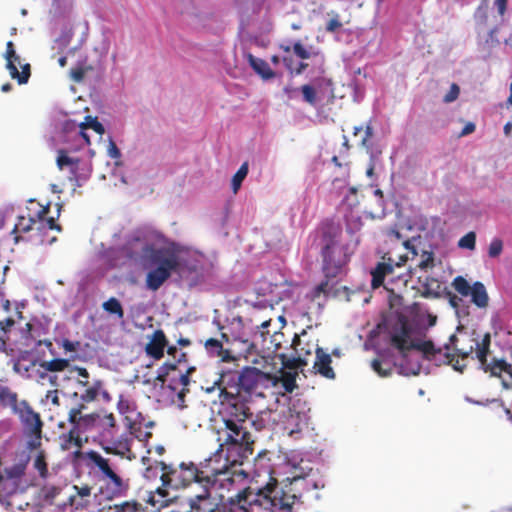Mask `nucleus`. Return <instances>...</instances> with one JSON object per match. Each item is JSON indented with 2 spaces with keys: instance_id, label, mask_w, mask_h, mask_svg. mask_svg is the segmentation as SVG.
I'll return each instance as SVG.
<instances>
[{
  "instance_id": "64",
  "label": "nucleus",
  "mask_w": 512,
  "mask_h": 512,
  "mask_svg": "<svg viewBox=\"0 0 512 512\" xmlns=\"http://www.w3.org/2000/svg\"><path fill=\"white\" fill-rule=\"evenodd\" d=\"M49 211H50V203H47L45 206H42L41 209L36 213L35 218L48 217Z\"/></svg>"
},
{
  "instance_id": "63",
  "label": "nucleus",
  "mask_w": 512,
  "mask_h": 512,
  "mask_svg": "<svg viewBox=\"0 0 512 512\" xmlns=\"http://www.w3.org/2000/svg\"><path fill=\"white\" fill-rule=\"evenodd\" d=\"M75 370L79 376L78 380H89V372L84 367H76Z\"/></svg>"
},
{
  "instance_id": "19",
  "label": "nucleus",
  "mask_w": 512,
  "mask_h": 512,
  "mask_svg": "<svg viewBox=\"0 0 512 512\" xmlns=\"http://www.w3.org/2000/svg\"><path fill=\"white\" fill-rule=\"evenodd\" d=\"M301 345L300 336L295 334L291 343V348L294 351V354L288 356L285 353L279 354V358L283 365V368L287 369H298L300 367H304L308 365L307 356L311 355V351L307 350L303 352V349H299Z\"/></svg>"
},
{
  "instance_id": "10",
  "label": "nucleus",
  "mask_w": 512,
  "mask_h": 512,
  "mask_svg": "<svg viewBox=\"0 0 512 512\" xmlns=\"http://www.w3.org/2000/svg\"><path fill=\"white\" fill-rule=\"evenodd\" d=\"M232 460L229 455L224 451H220L218 447L211 456L201 461L197 467L200 471L202 487H209V484L214 478L223 475V472L230 467L241 466L240 463L233 462Z\"/></svg>"
},
{
  "instance_id": "36",
  "label": "nucleus",
  "mask_w": 512,
  "mask_h": 512,
  "mask_svg": "<svg viewBox=\"0 0 512 512\" xmlns=\"http://www.w3.org/2000/svg\"><path fill=\"white\" fill-rule=\"evenodd\" d=\"M102 308L107 313L115 315L118 319L124 318V309L120 301L115 297H110L107 301L103 302Z\"/></svg>"
},
{
  "instance_id": "44",
  "label": "nucleus",
  "mask_w": 512,
  "mask_h": 512,
  "mask_svg": "<svg viewBox=\"0 0 512 512\" xmlns=\"http://www.w3.org/2000/svg\"><path fill=\"white\" fill-rule=\"evenodd\" d=\"M205 347L210 354L217 356V357H222L223 359L225 358L223 356V353H224L223 344L218 339L210 338V339L206 340Z\"/></svg>"
},
{
  "instance_id": "45",
  "label": "nucleus",
  "mask_w": 512,
  "mask_h": 512,
  "mask_svg": "<svg viewBox=\"0 0 512 512\" xmlns=\"http://www.w3.org/2000/svg\"><path fill=\"white\" fill-rule=\"evenodd\" d=\"M284 333L281 331H275L273 334H270L268 336L269 338V344L266 348L268 350H272L273 352H277L282 347V342L284 341Z\"/></svg>"
},
{
  "instance_id": "23",
  "label": "nucleus",
  "mask_w": 512,
  "mask_h": 512,
  "mask_svg": "<svg viewBox=\"0 0 512 512\" xmlns=\"http://www.w3.org/2000/svg\"><path fill=\"white\" fill-rule=\"evenodd\" d=\"M167 344L168 340L164 331L157 329L152 333L149 342L146 344L145 352L149 357L160 360L164 356Z\"/></svg>"
},
{
  "instance_id": "49",
  "label": "nucleus",
  "mask_w": 512,
  "mask_h": 512,
  "mask_svg": "<svg viewBox=\"0 0 512 512\" xmlns=\"http://www.w3.org/2000/svg\"><path fill=\"white\" fill-rule=\"evenodd\" d=\"M434 266V254L433 252H424L422 260L418 263V267L422 270L431 268Z\"/></svg>"
},
{
  "instance_id": "57",
  "label": "nucleus",
  "mask_w": 512,
  "mask_h": 512,
  "mask_svg": "<svg viewBox=\"0 0 512 512\" xmlns=\"http://www.w3.org/2000/svg\"><path fill=\"white\" fill-rule=\"evenodd\" d=\"M194 368H189L186 373H181L178 378V383L182 386V388H187L190 383L189 374L194 371Z\"/></svg>"
},
{
  "instance_id": "20",
  "label": "nucleus",
  "mask_w": 512,
  "mask_h": 512,
  "mask_svg": "<svg viewBox=\"0 0 512 512\" xmlns=\"http://www.w3.org/2000/svg\"><path fill=\"white\" fill-rule=\"evenodd\" d=\"M201 494L192 496L188 499V512H220L219 503H216L211 497L209 487H203Z\"/></svg>"
},
{
  "instance_id": "37",
  "label": "nucleus",
  "mask_w": 512,
  "mask_h": 512,
  "mask_svg": "<svg viewBox=\"0 0 512 512\" xmlns=\"http://www.w3.org/2000/svg\"><path fill=\"white\" fill-rule=\"evenodd\" d=\"M40 366L50 372H62L69 366V360L64 358H56L50 361H44Z\"/></svg>"
},
{
  "instance_id": "62",
  "label": "nucleus",
  "mask_w": 512,
  "mask_h": 512,
  "mask_svg": "<svg viewBox=\"0 0 512 512\" xmlns=\"http://www.w3.org/2000/svg\"><path fill=\"white\" fill-rule=\"evenodd\" d=\"M14 370L18 373H27L29 371V366L25 365L23 361L18 360L14 364Z\"/></svg>"
},
{
  "instance_id": "29",
  "label": "nucleus",
  "mask_w": 512,
  "mask_h": 512,
  "mask_svg": "<svg viewBox=\"0 0 512 512\" xmlns=\"http://www.w3.org/2000/svg\"><path fill=\"white\" fill-rule=\"evenodd\" d=\"M36 218L35 217H25L18 216L17 222L12 230V233L15 234L14 241L18 243L20 240L24 238L20 235L21 233H27L35 228Z\"/></svg>"
},
{
  "instance_id": "43",
  "label": "nucleus",
  "mask_w": 512,
  "mask_h": 512,
  "mask_svg": "<svg viewBox=\"0 0 512 512\" xmlns=\"http://www.w3.org/2000/svg\"><path fill=\"white\" fill-rule=\"evenodd\" d=\"M452 286L460 295L465 297L470 295L472 289L469 282L462 276L455 277Z\"/></svg>"
},
{
  "instance_id": "15",
  "label": "nucleus",
  "mask_w": 512,
  "mask_h": 512,
  "mask_svg": "<svg viewBox=\"0 0 512 512\" xmlns=\"http://www.w3.org/2000/svg\"><path fill=\"white\" fill-rule=\"evenodd\" d=\"M103 481L99 492L107 500L123 497L129 489L128 480H123L113 469L103 476Z\"/></svg>"
},
{
  "instance_id": "7",
  "label": "nucleus",
  "mask_w": 512,
  "mask_h": 512,
  "mask_svg": "<svg viewBox=\"0 0 512 512\" xmlns=\"http://www.w3.org/2000/svg\"><path fill=\"white\" fill-rule=\"evenodd\" d=\"M279 48L285 53L293 51L296 57L303 60L295 66L291 56H284L282 58L284 66L291 75H301L307 70L309 63L305 60H311L317 70L321 72L324 71L325 56L320 50L314 49L312 46L306 47L300 40L294 42L292 46L289 44H280Z\"/></svg>"
},
{
  "instance_id": "8",
  "label": "nucleus",
  "mask_w": 512,
  "mask_h": 512,
  "mask_svg": "<svg viewBox=\"0 0 512 512\" xmlns=\"http://www.w3.org/2000/svg\"><path fill=\"white\" fill-rule=\"evenodd\" d=\"M160 465L163 487L177 490L187 488L192 483H198L202 486L200 471L195 463L181 462L179 465L175 466L173 464L160 462Z\"/></svg>"
},
{
  "instance_id": "35",
  "label": "nucleus",
  "mask_w": 512,
  "mask_h": 512,
  "mask_svg": "<svg viewBox=\"0 0 512 512\" xmlns=\"http://www.w3.org/2000/svg\"><path fill=\"white\" fill-rule=\"evenodd\" d=\"M482 368L485 372H490L492 376H500L502 372L512 376V367L505 360L494 359L492 363H486V366Z\"/></svg>"
},
{
  "instance_id": "18",
  "label": "nucleus",
  "mask_w": 512,
  "mask_h": 512,
  "mask_svg": "<svg viewBox=\"0 0 512 512\" xmlns=\"http://www.w3.org/2000/svg\"><path fill=\"white\" fill-rule=\"evenodd\" d=\"M5 57L7 60L6 67L9 71L10 76L13 79H16L19 84H26L31 75L30 64L26 63L22 65L21 72L18 71L16 63L20 64V57L16 54L14 44L12 41L7 42Z\"/></svg>"
},
{
  "instance_id": "40",
  "label": "nucleus",
  "mask_w": 512,
  "mask_h": 512,
  "mask_svg": "<svg viewBox=\"0 0 512 512\" xmlns=\"http://www.w3.org/2000/svg\"><path fill=\"white\" fill-rule=\"evenodd\" d=\"M113 512H145L141 503L137 501H125L111 508Z\"/></svg>"
},
{
  "instance_id": "59",
  "label": "nucleus",
  "mask_w": 512,
  "mask_h": 512,
  "mask_svg": "<svg viewBox=\"0 0 512 512\" xmlns=\"http://www.w3.org/2000/svg\"><path fill=\"white\" fill-rule=\"evenodd\" d=\"M108 154L111 158L114 159L119 158L121 156L120 150L113 141H111L109 144Z\"/></svg>"
},
{
  "instance_id": "41",
  "label": "nucleus",
  "mask_w": 512,
  "mask_h": 512,
  "mask_svg": "<svg viewBox=\"0 0 512 512\" xmlns=\"http://www.w3.org/2000/svg\"><path fill=\"white\" fill-rule=\"evenodd\" d=\"M33 467L39 472V475L42 478H46L48 475V465L46 462V455L43 450L39 451L37 453V456L35 457L33 461Z\"/></svg>"
},
{
  "instance_id": "34",
  "label": "nucleus",
  "mask_w": 512,
  "mask_h": 512,
  "mask_svg": "<svg viewBox=\"0 0 512 512\" xmlns=\"http://www.w3.org/2000/svg\"><path fill=\"white\" fill-rule=\"evenodd\" d=\"M80 127H81L80 134L85 139L87 144H90V140H89L88 135L84 132V130L92 129L99 135H102L105 132L104 126L97 120L96 117L87 116L85 118V122L82 123L80 125Z\"/></svg>"
},
{
  "instance_id": "1",
  "label": "nucleus",
  "mask_w": 512,
  "mask_h": 512,
  "mask_svg": "<svg viewBox=\"0 0 512 512\" xmlns=\"http://www.w3.org/2000/svg\"><path fill=\"white\" fill-rule=\"evenodd\" d=\"M303 480L302 475H294L278 484L277 480L271 478L270 482L257 490L245 487L227 498L224 493H219V511L246 512L252 506H259L269 512H293L296 500L301 497L295 486Z\"/></svg>"
},
{
  "instance_id": "22",
  "label": "nucleus",
  "mask_w": 512,
  "mask_h": 512,
  "mask_svg": "<svg viewBox=\"0 0 512 512\" xmlns=\"http://www.w3.org/2000/svg\"><path fill=\"white\" fill-rule=\"evenodd\" d=\"M315 361L313 364V369L316 374L321 375L322 377L334 380L336 377V373L332 368V358L329 353H327L323 348L316 347L315 348Z\"/></svg>"
},
{
  "instance_id": "47",
  "label": "nucleus",
  "mask_w": 512,
  "mask_h": 512,
  "mask_svg": "<svg viewBox=\"0 0 512 512\" xmlns=\"http://www.w3.org/2000/svg\"><path fill=\"white\" fill-rule=\"evenodd\" d=\"M476 244V235L474 232H469L464 235L458 242L459 247L473 250Z\"/></svg>"
},
{
  "instance_id": "32",
  "label": "nucleus",
  "mask_w": 512,
  "mask_h": 512,
  "mask_svg": "<svg viewBox=\"0 0 512 512\" xmlns=\"http://www.w3.org/2000/svg\"><path fill=\"white\" fill-rule=\"evenodd\" d=\"M18 395L8 386H0V405L10 407L13 412L19 408Z\"/></svg>"
},
{
  "instance_id": "12",
  "label": "nucleus",
  "mask_w": 512,
  "mask_h": 512,
  "mask_svg": "<svg viewBox=\"0 0 512 512\" xmlns=\"http://www.w3.org/2000/svg\"><path fill=\"white\" fill-rule=\"evenodd\" d=\"M225 375H221L217 384L221 387L225 382ZM221 389V395H223L224 400L227 401V405L225 408L226 417L224 420H231L236 424L244 425L246 420L252 415L249 406L240 399V394H236L235 391H229L226 386H223Z\"/></svg>"
},
{
  "instance_id": "4",
  "label": "nucleus",
  "mask_w": 512,
  "mask_h": 512,
  "mask_svg": "<svg viewBox=\"0 0 512 512\" xmlns=\"http://www.w3.org/2000/svg\"><path fill=\"white\" fill-rule=\"evenodd\" d=\"M83 406H74L68 412L69 424H77L83 435L94 440H109L115 434L116 419L104 410L83 414Z\"/></svg>"
},
{
  "instance_id": "17",
  "label": "nucleus",
  "mask_w": 512,
  "mask_h": 512,
  "mask_svg": "<svg viewBox=\"0 0 512 512\" xmlns=\"http://www.w3.org/2000/svg\"><path fill=\"white\" fill-rule=\"evenodd\" d=\"M158 249L159 248H155L153 244L135 237L125 244L123 253L127 259L137 263L144 258H148L150 261L153 258L154 251Z\"/></svg>"
},
{
  "instance_id": "53",
  "label": "nucleus",
  "mask_w": 512,
  "mask_h": 512,
  "mask_svg": "<svg viewBox=\"0 0 512 512\" xmlns=\"http://www.w3.org/2000/svg\"><path fill=\"white\" fill-rule=\"evenodd\" d=\"M371 367L381 377H387V376H389L391 374V368L384 369L382 367L381 361L378 360V359H374L371 362Z\"/></svg>"
},
{
  "instance_id": "30",
  "label": "nucleus",
  "mask_w": 512,
  "mask_h": 512,
  "mask_svg": "<svg viewBox=\"0 0 512 512\" xmlns=\"http://www.w3.org/2000/svg\"><path fill=\"white\" fill-rule=\"evenodd\" d=\"M296 376V372H288L281 369L280 376L272 375V377L275 379L273 381H270V384L276 386L278 383H281L285 392L292 393L294 389L297 387Z\"/></svg>"
},
{
  "instance_id": "60",
  "label": "nucleus",
  "mask_w": 512,
  "mask_h": 512,
  "mask_svg": "<svg viewBox=\"0 0 512 512\" xmlns=\"http://www.w3.org/2000/svg\"><path fill=\"white\" fill-rule=\"evenodd\" d=\"M475 129H476L475 124L473 122H468L462 129L461 133L459 134V137L469 135V134L473 133L475 131Z\"/></svg>"
},
{
  "instance_id": "9",
  "label": "nucleus",
  "mask_w": 512,
  "mask_h": 512,
  "mask_svg": "<svg viewBox=\"0 0 512 512\" xmlns=\"http://www.w3.org/2000/svg\"><path fill=\"white\" fill-rule=\"evenodd\" d=\"M274 379L271 374L265 373L256 367H245L242 372L237 375V384L231 388L236 394L245 392L249 395H261L262 390L268 388L270 381Z\"/></svg>"
},
{
  "instance_id": "33",
  "label": "nucleus",
  "mask_w": 512,
  "mask_h": 512,
  "mask_svg": "<svg viewBox=\"0 0 512 512\" xmlns=\"http://www.w3.org/2000/svg\"><path fill=\"white\" fill-rule=\"evenodd\" d=\"M56 163L60 170H63L65 167H69L71 173L75 175L78 168L79 159L70 157L66 150L60 149L58 151Z\"/></svg>"
},
{
  "instance_id": "14",
  "label": "nucleus",
  "mask_w": 512,
  "mask_h": 512,
  "mask_svg": "<svg viewBox=\"0 0 512 512\" xmlns=\"http://www.w3.org/2000/svg\"><path fill=\"white\" fill-rule=\"evenodd\" d=\"M73 396L78 397L80 400L75 406H83V410L87 409L89 403L98 400L99 396L105 401L111 399L101 379H93L92 381L77 380V391L73 393Z\"/></svg>"
},
{
  "instance_id": "24",
  "label": "nucleus",
  "mask_w": 512,
  "mask_h": 512,
  "mask_svg": "<svg viewBox=\"0 0 512 512\" xmlns=\"http://www.w3.org/2000/svg\"><path fill=\"white\" fill-rule=\"evenodd\" d=\"M72 489L75 494L70 495L68 498L69 505L74 506L76 509L87 506L89 504L88 498L92 494V487L88 484H83L81 486L73 485Z\"/></svg>"
},
{
  "instance_id": "21",
  "label": "nucleus",
  "mask_w": 512,
  "mask_h": 512,
  "mask_svg": "<svg viewBox=\"0 0 512 512\" xmlns=\"http://www.w3.org/2000/svg\"><path fill=\"white\" fill-rule=\"evenodd\" d=\"M70 425L71 427L68 431L62 432L58 436L59 446L63 451H68L72 447L81 449L88 442V436L82 437L83 433L80 429L78 430L77 424Z\"/></svg>"
},
{
  "instance_id": "51",
  "label": "nucleus",
  "mask_w": 512,
  "mask_h": 512,
  "mask_svg": "<svg viewBox=\"0 0 512 512\" xmlns=\"http://www.w3.org/2000/svg\"><path fill=\"white\" fill-rule=\"evenodd\" d=\"M476 358L480 362L481 367L486 366L487 357L490 352V348L475 345Z\"/></svg>"
},
{
  "instance_id": "2",
  "label": "nucleus",
  "mask_w": 512,
  "mask_h": 512,
  "mask_svg": "<svg viewBox=\"0 0 512 512\" xmlns=\"http://www.w3.org/2000/svg\"><path fill=\"white\" fill-rule=\"evenodd\" d=\"M323 271L326 277H336L349 262L348 245L343 242V229L333 220L323 221L317 229Z\"/></svg>"
},
{
  "instance_id": "61",
  "label": "nucleus",
  "mask_w": 512,
  "mask_h": 512,
  "mask_svg": "<svg viewBox=\"0 0 512 512\" xmlns=\"http://www.w3.org/2000/svg\"><path fill=\"white\" fill-rule=\"evenodd\" d=\"M473 342H475V345H478V346H482V347H486V348H490V345H491V336L489 333H486L482 340L480 342H478L477 340H473Z\"/></svg>"
},
{
  "instance_id": "56",
  "label": "nucleus",
  "mask_w": 512,
  "mask_h": 512,
  "mask_svg": "<svg viewBox=\"0 0 512 512\" xmlns=\"http://www.w3.org/2000/svg\"><path fill=\"white\" fill-rule=\"evenodd\" d=\"M61 346L65 350V352H76L80 347L79 341H70L69 339H63L61 342Z\"/></svg>"
},
{
  "instance_id": "39",
  "label": "nucleus",
  "mask_w": 512,
  "mask_h": 512,
  "mask_svg": "<svg viewBox=\"0 0 512 512\" xmlns=\"http://www.w3.org/2000/svg\"><path fill=\"white\" fill-rule=\"evenodd\" d=\"M248 171H249L248 162H244L240 166V168L237 170V172L234 174V176L232 177L231 186H232V191L234 194H236L239 191L243 180L246 178V176L248 174Z\"/></svg>"
},
{
  "instance_id": "31",
  "label": "nucleus",
  "mask_w": 512,
  "mask_h": 512,
  "mask_svg": "<svg viewBox=\"0 0 512 512\" xmlns=\"http://www.w3.org/2000/svg\"><path fill=\"white\" fill-rule=\"evenodd\" d=\"M471 301L479 308H486L489 303V296L484 284L480 281L474 282L470 292Z\"/></svg>"
},
{
  "instance_id": "13",
  "label": "nucleus",
  "mask_w": 512,
  "mask_h": 512,
  "mask_svg": "<svg viewBox=\"0 0 512 512\" xmlns=\"http://www.w3.org/2000/svg\"><path fill=\"white\" fill-rule=\"evenodd\" d=\"M457 342L458 337L456 334H452L449 337V342L444 345L446 351L444 353L441 351V354H437V359L440 358V363L451 365L455 371L463 373L467 367L464 361L475 350V346L470 345L468 348H459Z\"/></svg>"
},
{
  "instance_id": "28",
  "label": "nucleus",
  "mask_w": 512,
  "mask_h": 512,
  "mask_svg": "<svg viewBox=\"0 0 512 512\" xmlns=\"http://www.w3.org/2000/svg\"><path fill=\"white\" fill-rule=\"evenodd\" d=\"M57 212L56 216L44 217V218H36L35 229L39 231V233H44L46 230H56L58 232L62 231V227L56 222V220L60 217L62 204H57Z\"/></svg>"
},
{
  "instance_id": "52",
  "label": "nucleus",
  "mask_w": 512,
  "mask_h": 512,
  "mask_svg": "<svg viewBox=\"0 0 512 512\" xmlns=\"http://www.w3.org/2000/svg\"><path fill=\"white\" fill-rule=\"evenodd\" d=\"M460 94V88L456 83H452L448 93L444 96L443 101L445 103H451L455 101Z\"/></svg>"
},
{
  "instance_id": "54",
  "label": "nucleus",
  "mask_w": 512,
  "mask_h": 512,
  "mask_svg": "<svg viewBox=\"0 0 512 512\" xmlns=\"http://www.w3.org/2000/svg\"><path fill=\"white\" fill-rule=\"evenodd\" d=\"M342 27V23L339 20V15H335V17L331 18L326 24V31L329 33H334L338 31Z\"/></svg>"
},
{
  "instance_id": "48",
  "label": "nucleus",
  "mask_w": 512,
  "mask_h": 512,
  "mask_svg": "<svg viewBox=\"0 0 512 512\" xmlns=\"http://www.w3.org/2000/svg\"><path fill=\"white\" fill-rule=\"evenodd\" d=\"M502 250H503L502 240H500L499 238H495L491 241V243L489 245L488 255L491 258H496L502 253Z\"/></svg>"
},
{
  "instance_id": "42",
  "label": "nucleus",
  "mask_w": 512,
  "mask_h": 512,
  "mask_svg": "<svg viewBox=\"0 0 512 512\" xmlns=\"http://www.w3.org/2000/svg\"><path fill=\"white\" fill-rule=\"evenodd\" d=\"M303 100L310 106H316L317 104V91L310 84H304L300 87Z\"/></svg>"
},
{
  "instance_id": "16",
  "label": "nucleus",
  "mask_w": 512,
  "mask_h": 512,
  "mask_svg": "<svg viewBox=\"0 0 512 512\" xmlns=\"http://www.w3.org/2000/svg\"><path fill=\"white\" fill-rule=\"evenodd\" d=\"M247 477V474L243 470H238L237 467H230L223 472V475H219L214 478L209 484V488H214L223 493L224 491L230 492L240 490L239 481Z\"/></svg>"
},
{
  "instance_id": "11",
  "label": "nucleus",
  "mask_w": 512,
  "mask_h": 512,
  "mask_svg": "<svg viewBox=\"0 0 512 512\" xmlns=\"http://www.w3.org/2000/svg\"><path fill=\"white\" fill-rule=\"evenodd\" d=\"M18 415L25 434L30 438L27 447L38 449L41 446L43 421L40 414L35 412L25 400L19 403V408L14 412Z\"/></svg>"
},
{
  "instance_id": "5",
  "label": "nucleus",
  "mask_w": 512,
  "mask_h": 512,
  "mask_svg": "<svg viewBox=\"0 0 512 512\" xmlns=\"http://www.w3.org/2000/svg\"><path fill=\"white\" fill-rule=\"evenodd\" d=\"M411 333V326L404 317H401L398 325L393 327L390 343L399 350L402 358H406L408 351L418 350L423 353L426 360L437 362V354H441V348H436L431 340L412 341Z\"/></svg>"
},
{
  "instance_id": "58",
  "label": "nucleus",
  "mask_w": 512,
  "mask_h": 512,
  "mask_svg": "<svg viewBox=\"0 0 512 512\" xmlns=\"http://www.w3.org/2000/svg\"><path fill=\"white\" fill-rule=\"evenodd\" d=\"M373 136V128L370 124L366 125L365 129H364V136L362 137L361 139V145L363 147H367L368 146V141L370 140V138Z\"/></svg>"
},
{
  "instance_id": "38",
  "label": "nucleus",
  "mask_w": 512,
  "mask_h": 512,
  "mask_svg": "<svg viewBox=\"0 0 512 512\" xmlns=\"http://www.w3.org/2000/svg\"><path fill=\"white\" fill-rule=\"evenodd\" d=\"M167 388L171 390L175 394V397L172 399V403L175 404L180 409H183L186 407L185 405V397L186 393L189 391L188 388H181L180 390H177V385L174 380H172L168 385Z\"/></svg>"
},
{
  "instance_id": "50",
  "label": "nucleus",
  "mask_w": 512,
  "mask_h": 512,
  "mask_svg": "<svg viewBox=\"0 0 512 512\" xmlns=\"http://www.w3.org/2000/svg\"><path fill=\"white\" fill-rule=\"evenodd\" d=\"M271 324V319L263 321L257 328L258 332L256 335H258L263 343H266L268 336L271 334L268 330V327Z\"/></svg>"
},
{
  "instance_id": "55",
  "label": "nucleus",
  "mask_w": 512,
  "mask_h": 512,
  "mask_svg": "<svg viewBox=\"0 0 512 512\" xmlns=\"http://www.w3.org/2000/svg\"><path fill=\"white\" fill-rule=\"evenodd\" d=\"M86 70L83 67H76L70 70V77L74 82H81L85 77Z\"/></svg>"
},
{
  "instance_id": "27",
  "label": "nucleus",
  "mask_w": 512,
  "mask_h": 512,
  "mask_svg": "<svg viewBox=\"0 0 512 512\" xmlns=\"http://www.w3.org/2000/svg\"><path fill=\"white\" fill-rule=\"evenodd\" d=\"M86 465L90 468H98V470L104 476L108 473L112 467L109 464V459L104 458L99 452L95 450H89L85 452Z\"/></svg>"
},
{
  "instance_id": "46",
  "label": "nucleus",
  "mask_w": 512,
  "mask_h": 512,
  "mask_svg": "<svg viewBox=\"0 0 512 512\" xmlns=\"http://www.w3.org/2000/svg\"><path fill=\"white\" fill-rule=\"evenodd\" d=\"M433 284H436V288L439 289L440 285L438 284V281L436 279H434V278L426 279V282L423 284V291H422L423 297L429 298V297H438L439 296V292L432 288Z\"/></svg>"
},
{
  "instance_id": "6",
  "label": "nucleus",
  "mask_w": 512,
  "mask_h": 512,
  "mask_svg": "<svg viewBox=\"0 0 512 512\" xmlns=\"http://www.w3.org/2000/svg\"><path fill=\"white\" fill-rule=\"evenodd\" d=\"M150 263L156 266L146 275V287L151 291H157L180 266L179 256L165 248L154 251Z\"/></svg>"
},
{
  "instance_id": "26",
  "label": "nucleus",
  "mask_w": 512,
  "mask_h": 512,
  "mask_svg": "<svg viewBox=\"0 0 512 512\" xmlns=\"http://www.w3.org/2000/svg\"><path fill=\"white\" fill-rule=\"evenodd\" d=\"M246 59L251 66V68L264 80H270L273 79L276 74L275 72L270 68L269 64L261 59L255 57L251 53L246 54Z\"/></svg>"
},
{
  "instance_id": "25",
  "label": "nucleus",
  "mask_w": 512,
  "mask_h": 512,
  "mask_svg": "<svg viewBox=\"0 0 512 512\" xmlns=\"http://www.w3.org/2000/svg\"><path fill=\"white\" fill-rule=\"evenodd\" d=\"M394 271V264L391 258L387 261L379 262L377 266L372 270V281L371 285L373 288H379L383 285L384 279L387 275L392 274Z\"/></svg>"
},
{
  "instance_id": "3",
  "label": "nucleus",
  "mask_w": 512,
  "mask_h": 512,
  "mask_svg": "<svg viewBox=\"0 0 512 512\" xmlns=\"http://www.w3.org/2000/svg\"><path fill=\"white\" fill-rule=\"evenodd\" d=\"M219 450L224 451L233 462L241 465L254 453L255 438L242 424L224 420V427L217 431Z\"/></svg>"
}]
</instances>
